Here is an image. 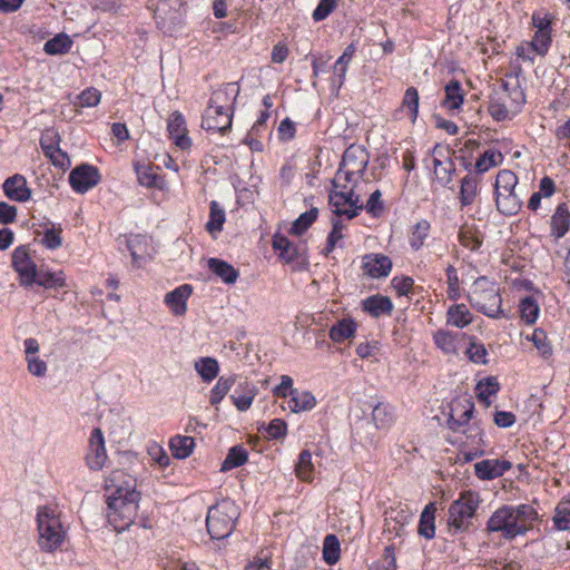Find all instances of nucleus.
Segmentation results:
<instances>
[{
    "mask_svg": "<svg viewBox=\"0 0 570 570\" xmlns=\"http://www.w3.org/2000/svg\"><path fill=\"white\" fill-rule=\"evenodd\" d=\"M124 476L125 473L117 470L108 479L115 491L107 501V519L117 532L127 530L134 523L138 513L139 493L135 490V480L129 476L128 480L124 481V484H118Z\"/></svg>",
    "mask_w": 570,
    "mask_h": 570,
    "instance_id": "1",
    "label": "nucleus"
},
{
    "mask_svg": "<svg viewBox=\"0 0 570 570\" xmlns=\"http://www.w3.org/2000/svg\"><path fill=\"white\" fill-rule=\"evenodd\" d=\"M537 520L538 512L530 504L502 505L489 518L487 530L499 532L505 540H513L527 534Z\"/></svg>",
    "mask_w": 570,
    "mask_h": 570,
    "instance_id": "2",
    "label": "nucleus"
},
{
    "mask_svg": "<svg viewBox=\"0 0 570 570\" xmlns=\"http://www.w3.org/2000/svg\"><path fill=\"white\" fill-rule=\"evenodd\" d=\"M240 515L238 505L229 500L223 499L215 505L209 507L206 517L207 532L213 540L228 538Z\"/></svg>",
    "mask_w": 570,
    "mask_h": 570,
    "instance_id": "3",
    "label": "nucleus"
},
{
    "mask_svg": "<svg viewBox=\"0 0 570 570\" xmlns=\"http://www.w3.org/2000/svg\"><path fill=\"white\" fill-rule=\"evenodd\" d=\"M37 528L39 532L38 544L45 552H53L61 548L66 531L56 509L49 505L37 510Z\"/></svg>",
    "mask_w": 570,
    "mask_h": 570,
    "instance_id": "4",
    "label": "nucleus"
},
{
    "mask_svg": "<svg viewBox=\"0 0 570 570\" xmlns=\"http://www.w3.org/2000/svg\"><path fill=\"white\" fill-rule=\"evenodd\" d=\"M468 301L475 309L488 317L499 318L503 315L499 288L485 276L476 278L468 295Z\"/></svg>",
    "mask_w": 570,
    "mask_h": 570,
    "instance_id": "5",
    "label": "nucleus"
},
{
    "mask_svg": "<svg viewBox=\"0 0 570 570\" xmlns=\"http://www.w3.org/2000/svg\"><path fill=\"white\" fill-rule=\"evenodd\" d=\"M480 495L474 491H463L459 499L453 501L448 510V524L458 531L469 530L471 520L480 504Z\"/></svg>",
    "mask_w": 570,
    "mask_h": 570,
    "instance_id": "6",
    "label": "nucleus"
},
{
    "mask_svg": "<svg viewBox=\"0 0 570 570\" xmlns=\"http://www.w3.org/2000/svg\"><path fill=\"white\" fill-rule=\"evenodd\" d=\"M100 179L98 168L88 164H81L73 168L68 178L71 188L79 194H85L94 188Z\"/></svg>",
    "mask_w": 570,
    "mask_h": 570,
    "instance_id": "7",
    "label": "nucleus"
},
{
    "mask_svg": "<svg viewBox=\"0 0 570 570\" xmlns=\"http://www.w3.org/2000/svg\"><path fill=\"white\" fill-rule=\"evenodd\" d=\"M12 267L18 273L21 285L30 286L35 284L38 272L37 265L30 258L24 246H19L13 250Z\"/></svg>",
    "mask_w": 570,
    "mask_h": 570,
    "instance_id": "8",
    "label": "nucleus"
},
{
    "mask_svg": "<svg viewBox=\"0 0 570 570\" xmlns=\"http://www.w3.org/2000/svg\"><path fill=\"white\" fill-rule=\"evenodd\" d=\"M202 127L207 131L224 134L232 127L230 108H225L224 105L215 108L207 107L203 115Z\"/></svg>",
    "mask_w": 570,
    "mask_h": 570,
    "instance_id": "9",
    "label": "nucleus"
},
{
    "mask_svg": "<svg viewBox=\"0 0 570 570\" xmlns=\"http://www.w3.org/2000/svg\"><path fill=\"white\" fill-rule=\"evenodd\" d=\"M86 463L90 470H100L107 459L105 439L100 429H94L89 438Z\"/></svg>",
    "mask_w": 570,
    "mask_h": 570,
    "instance_id": "10",
    "label": "nucleus"
},
{
    "mask_svg": "<svg viewBox=\"0 0 570 570\" xmlns=\"http://www.w3.org/2000/svg\"><path fill=\"white\" fill-rule=\"evenodd\" d=\"M473 410L474 404L468 399L454 402L448 420L449 428L454 432H461V429L471 420ZM462 432L465 433L464 430Z\"/></svg>",
    "mask_w": 570,
    "mask_h": 570,
    "instance_id": "11",
    "label": "nucleus"
},
{
    "mask_svg": "<svg viewBox=\"0 0 570 570\" xmlns=\"http://www.w3.org/2000/svg\"><path fill=\"white\" fill-rule=\"evenodd\" d=\"M167 130L170 139L177 147L183 150L190 148L191 140L187 136L185 118L180 112L175 111L169 116Z\"/></svg>",
    "mask_w": 570,
    "mask_h": 570,
    "instance_id": "12",
    "label": "nucleus"
},
{
    "mask_svg": "<svg viewBox=\"0 0 570 570\" xmlns=\"http://www.w3.org/2000/svg\"><path fill=\"white\" fill-rule=\"evenodd\" d=\"M362 268L372 278L386 277L392 269V261L383 254H368L362 259Z\"/></svg>",
    "mask_w": 570,
    "mask_h": 570,
    "instance_id": "13",
    "label": "nucleus"
},
{
    "mask_svg": "<svg viewBox=\"0 0 570 570\" xmlns=\"http://www.w3.org/2000/svg\"><path fill=\"white\" fill-rule=\"evenodd\" d=\"M368 154L361 146H350L343 154L340 167L350 169L352 173L364 174L368 164Z\"/></svg>",
    "mask_w": 570,
    "mask_h": 570,
    "instance_id": "14",
    "label": "nucleus"
},
{
    "mask_svg": "<svg viewBox=\"0 0 570 570\" xmlns=\"http://www.w3.org/2000/svg\"><path fill=\"white\" fill-rule=\"evenodd\" d=\"M193 293V286L184 284L165 295L164 302L176 316H181L187 311V299Z\"/></svg>",
    "mask_w": 570,
    "mask_h": 570,
    "instance_id": "15",
    "label": "nucleus"
},
{
    "mask_svg": "<svg viewBox=\"0 0 570 570\" xmlns=\"http://www.w3.org/2000/svg\"><path fill=\"white\" fill-rule=\"evenodd\" d=\"M512 466L507 460H482L474 465L475 475L481 480H492L504 474Z\"/></svg>",
    "mask_w": 570,
    "mask_h": 570,
    "instance_id": "16",
    "label": "nucleus"
},
{
    "mask_svg": "<svg viewBox=\"0 0 570 570\" xmlns=\"http://www.w3.org/2000/svg\"><path fill=\"white\" fill-rule=\"evenodd\" d=\"M3 191L9 199L14 202H26L31 197V190L27 186L26 178L19 174L4 180Z\"/></svg>",
    "mask_w": 570,
    "mask_h": 570,
    "instance_id": "17",
    "label": "nucleus"
},
{
    "mask_svg": "<svg viewBox=\"0 0 570 570\" xmlns=\"http://www.w3.org/2000/svg\"><path fill=\"white\" fill-rule=\"evenodd\" d=\"M363 309L373 317L381 315H391L393 311V303L387 296L380 294L372 295L362 302Z\"/></svg>",
    "mask_w": 570,
    "mask_h": 570,
    "instance_id": "18",
    "label": "nucleus"
},
{
    "mask_svg": "<svg viewBox=\"0 0 570 570\" xmlns=\"http://www.w3.org/2000/svg\"><path fill=\"white\" fill-rule=\"evenodd\" d=\"M287 409L293 413L311 411L316 405L315 396L308 391L291 390Z\"/></svg>",
    "mask_w": 570,
    "mask_h": 570,
    "instance_id": "19",
    "label": "nucleus"
},
{
    "mask_svg": "<svg viewBox=\"0 0 570 570\" xmlns=\"http://www.w3.org/2000/svg\"><path fill=\"white\" fill-rule=\"evenodd\" d=\"M495 203L498 210L505 216L517 214L522 206V200L515 190L495 193Z\"/></svg>",
    "mask_w": 570,
    "mask_h": 570,
    "instance_id": "20",
    "label": "nucleus"
},
{
    "mask_svg": "<svg viewBox=\"0 0 570 570\" xmlns=\"http://www.w3.org/2000/svg\"><path fill=\"white\" fill-rule=\"evenodd\" d=\"M570 225V212L566 203L557 206L554 214L551 217V233L556 238H561L566 235Z\"/></svg>",
    "mask_w": 570,
    "mask_h": 570,
    "instance_id": "21",
    "label": "nucleus"
},
{
    "mask_svg": "<svg viewBox=\"0 0 570 570\" xmlns=\"http://www.w3.org/2000/svg\"><path fill=\"white\" fill-rule=\"evenodd\" d=\"M208 268L213 274H215L228 285L236 283L237 278L239 277V273L236 268L219 258H209Z\"/></svg>",
    "mask_w": 570,
    "mask_h": 570,
    "instance_id": "22",
    "label": "nucleus"
},
{
    "mask_svg": "<svg viewBox=\"0 0 570 570\" xmlns=\"http://www.w3.org/2000/svg\"><path fill=\"white\" fill-rule=\"evenodd\" d=\"M238 95V88L235 83H226L223 88H219L218 90L214 91L209 101L208 106L210 108L219 107V105H224L225 108H230L229 104H233Z\"/></svg>",
    "mask_w": 570,
    "mask_h": 570,
    "instance_id": "23",
    "label": "nucleus"
},
{
    "mask_svg": "<svg viewBox=\"0 0 570 570\" xmlns=\"http://www.w3.org/2000/svg\"><path fill=\"white\" fill-rule=\"evenodd\" d=\"M435 511L434 503H429L420 517L417 532L428 540L433 539L435 535Z\"/></svg>",
    "mask_w": 570,
    "mask_h": 570,
    "instance_id": "24",
    "label": "nucleus"
},
{
    "mask_svg": "<svg viewBox=\"0 0 570 570\" xmlns=\"http://www.w3.org/2000/svg\"><path fill=\"white\" fill-rule=\"evenodd\" d=\"M385 517V532L394 533L395 537H401L404 532L405 524L407 523L409 513L404 510L387 511Z\"/></svg>",
    "mask_w": 570,
    "mask_h": 570,
    "instance_id": "25",
    "label": "nucleus"
},
{
    "mask_svg": "<svg viewBox=\"0 0 570 570\" xmlns=\"http://www.w3.org/2000/svg\"><path fill=\"white\" fill-rule=\"evenodd\" d=\"M355 332L356 323L353 320L343 318L330 328L328 335L333 342L341 343L353 337Z\"/></svg>",
    "mask_w": 570,
    "mask_h": 570,
    "instance_id": "26",
    "label": "nucleus"
},
{
    "mask_svg": "<svg viewBox=\"0 0 570 570\" xmlns=\"http://www.w3.org/2000/svg\"><path fill=\"white\" fill-rule=\"evenodd\" d=\"M444 91L445 97L442 106L449 110L459 109L464 101L461 83L453 79L445 86Z\"/></svg>",
    "mask_w": 570,
    "mask_h": 570,
    "instance_id": "27",
    "label": "nucleus"
},
{
    "mask_svg": "<svg viewBox=\"0 0 570 570\" xmlns=\"http://www.w3.org/2000/svg\"><path fill=\"white\" fill-rule=\"evenodd\" d=\"M194 446V438L187 435H176L169 441L170 451L176 459L188 458L191 454Z\"/></svg>",
    "mask_w": 570,
    "mask_h": 570,
    "instance_id": "28",
    "label": "nucleus"
},
{
    "mask_svg": "<svg viewBox=\"0 0 570 570\" xmlns=\"http://www.w3.org/2000/svg\"><path fill=\"white\" fill-rule=\"evenodd\" d=\"M273 248L279 253V257L286 263H291L297 257L296 246L284 235H274Z\"/></svg>",
    "mask_w": 570,
    "mask_h": 570,
    "instance_id": "29",
    "label": "nucleus"
},
{
    "mask_svg": "<svg viewBox=\"0 0 570 570\" xmlns=\"http://www.w3.org/2000/svg\"><path fill=\"white\" fill-rule=\"evenodd\" d=\"M196 372L202 377L204 382H212L219 372V365L216 358L214 357H200L195 362L194 365Z\"/></svg>",
    "mask_w": 570,
    "mask_h": 570,
    "instance_id": "30",
    "label": "nucleus"
},
{
    "mask_svg": "<svg viewBox=\"0 0 570 570\" xmlns=\"http://www.w3.org/2000/svg\"><path fill=\"white\" fill-rule=\"evenodd\" d=\"M479 180L475 176L468 175L461 180L459 199L462 207L471 205L478 195Z\"/></svg>",
    "mask_w": 570,
    "mask_h": 570,
    "instance_id": "31",
    "label": "nucleus"
},
{
    "mask_svg": "<svg viewBox=\"0 0 570 570\" xmlns=\"http://www.w3.org/2000/svg\"><path fill=\"white\" fill-rule=\"evenodd\" d=\"M72 47V40L70 37L66 33H59L55 36L53 38L49 39L45 46L43 51L47 55L55 56V55H63L69 52V50Z\"/></svg>",
    "mask_w": 570,
    "mask_h": 570,
    "instance_id": "32",
    "label": "nucleus"
},
{
    "mask_svg": "<svg viewBox=\"0 0 570 570\" xmlns=\"http://www.w3.org/2000/svg\"><path fill=\"white\" fill-rule=\"evenodd\" d=\"M472 322V314L464 304H456L448 311V323L458 328H463Z\"/></svg>",
    "mask_w": 570,
    "mask_h": 570,
    "instance_id": "33",
    "label": "nucleus"
},
{
    "mask_svg": "<svg viewBox=\"0 0 570 570\" xmlns=\"http://www.w3.org/2000/svg\"><path fill=\"white\" fill-rule=\"evenodd\" d=\"M236 383V376H220L214 387L210 390L209 403L212 405H217L222 402V400L226 396V394L230 391V389Z\"/></svg>",
    "mask_w": 570,
    "mask_h": 570,
    "instance_id": "34",
    "label": "nucleus"
},
{
    "mask_svg": "<svg viewBox=\"0 0 570 570\" xmlns=\"http://www.w3.org/2000/svg\"><path fill=\"white\" fill-rule=\"evenodd\" d=\"M330 205L334 210H340L344 205H355L360 203V195H356L351 187L348 190H334L332 189L328 195Z\"/></svg>",
    "mask_w": 570,
    "mask_h": 570,
    "instance_id": "35",
    "label": "nucleus"
},
{
    "mask_svg": "<svg viewBox=\"0 0 570 570\" xmlns=\"http://www.w3.org/2000/svg\"><path fill=\"white\" fill-rule=\"evenodd\" d=\"M36 284L45 288H60L65 287L66 279L62 272L38 271L36 276Z\"/></svg>",
    "mask_w": 570,
    "mask_h": 570,
    "instance_id": "36",
    "label": "nucleus"
},
{
    "mask_svg": "<svg viewBox=\"0 0 570 570\" xmlns=\"http://www.w3.org/2000/svg\"><path fill=\"white\" fill-rule=\"evenodd\" d=\"M503 160L502 154L497 149L485 150L475 161V170L479 174L488 171L490 168L499 166Z\"/></svg>",
    "mask_w": 570,
    "mask_h": 570,
    "instance_id": "37",
    "label": "nucleus"
},
{
    "mask_svg": "<svg viewBox=\"0 0 570 570\" xmlns=\"http://www.w3.org/2000/svg\"><path fill=\"white\" fill-rule=\"evenodd\" d=\"M248 458L246 449L242 445L232 446L222 463V471H229L232 469L243 465Z\"/></svg>",
    "mask_w": 570,
    "mask_h": 570,
    "instance_id": "38",
    "label": "nucleus"
},
{
    "mask_svg": "<svg viewBox=\"0 0 570 570\" xmlns=\"http://www.w3.org/2000/svg\"><path fill=\"white\" fill-rule=\"evenodd\" d=\"M500 389V384L494 376H489L476 384L475 392L478 399L487 406L491 404L489 397L495 395Z\"/></svg>",
    "mask_w": 570,
    "mask_h": 570,
    "instance_id": "39",
    "label": "nucleus"
},
{
    "mask_svg": "<svg viewBox=\"0 0 570 570\" xmlns=\"http://www.w3.org/2000/svg\"><path fill=\"white\" fill-rule=\"evenodd\" d=\"M459 240L463 247L474 252L481 247L483 243V236L476 229L471 227H462L459 232Z\"/></svg>",
    "mask_w": 570,
    "mask_h": 570,
    "instance_id": "40",
    "label": "nucleus"
},
{
    "mask_svg": "<svg viewBox=\"0 0 570 570\" xmlns=\"http://www.w3.org/2000/svg\"><path fill=\"white\" fill-rule=\"evenodd\" d=\"M318 215L317 208H311L309 210L301 214L291 226V234L299 236L304 234L311 225L316 220Z\"/></svg>",
    "mask_w": 570,
    "mask_h": 570,
    "instance_id": "41",
    "label": "nucleus"
},
{
    "mask_svg": "<svg viewBox=\"0 0 570 570\" xmlns=\"http://www.w3.org/2000/svg\"><path fill=\"white\" fill-rule=\"evenodd\" d=\"M341 554L340 542L336 535L327 534L323 542V559L324 561L332 566L335 564Z\"/></svg>",
    "mask_w": 570,
    "mask_h": 570,
    "instance_id": "42",
    "label": "nucleus"
},
{
    "mask_svg": "<svg viewBox=\"0 0 570 570\" xmlns=\"http://www.w3.org/2000/svg\"><path fill=\"white\" fill-rule=\"evenodd\" d=\"M225 223V210L219 206L216 200L210 202L209 205V220L206 224V229L210 233L220 232Z\"/></svg>",
    "mask_w": 570,
    "mask_h": 570,
    "instance_id": "43",
    "label": "nucleus"
},
{
    "mask_svg": "<svg viewBox=\"0 0 570 570\" xmlns=\"http://www.w3.org/2000/svg\"><path fill=\"white\" fill-rule=\"evenodd\" d=\"M372 420L376 429L389 426L393 421V409L389 404L377 403L372 410Z\"/></svg>",
    "mask_w": 570,
    "mask_h": 570,
    "instance_id": "44",
    "label": "nucleus"
},
{
    "mask_svg": "<svg viewBox=\"0 0 570 570\" xmlns=\"http://www.w3.org/2000/svg\"><path fill=\"white\" fill-rule=\"evenodd\" d=\"M296 475L303 481H312L314 465L312 463V454L308 450H303L299 453L298 462L296 464Z\"/></svg>",
    "mask_w": 570,
    "mask_h": 570,
    "instance_id": "45",
    "label": "nucleus"
},
{
    "mask_svg": "<svg viewBox=\"0 0 570 570\" xmlns=\"http://www.w3.org/2000/svg\"><path fill=\"white\" fill-rule=\"evenodd\" d=\"M552 42L551 31L535 30L532 41L529 43V49L539 56L547 55Z\"/></svg>",
    "mask_w": 570,
    "mask_h": 570,
    "instance_id": "46",
    "label": "nucleus"
},
{
    "mask_svg": "<svg viewBox=\"0 0 570 570\" xmlns=\"http://www.w3.org/2000/svg\"><path fill=\"white\" fill-rule=\"evenodd\" d=\"M518 185V177L511 170L503 169L500 170L497 175L495 179V193L501 191H512L515 190V187Z\"/></svg>",
    "mask_w": 570,
    "mask_h": 570,
    "instance_id": "47",
    "label": "nucleus"
},
{
    "mask_svg": "<svg viewBox=\"0 0 570 570\" xmlns=\"http://www.w3.org/2000/svg\"><path fill=\"white\" fill-rule=\"evenodd\" d=\"M255 395V387H246L242 393H239L238 389H236L234 393L230 395V400L233 401L234 405L237 407L238 411L244 412L250 407Z\"/></svg>",
    "mask_w": 570,
    "mask_h": 570,
    "instance_id": "48",
    "label": "nucleus"
},
{
    "mask_svg": "<svg viewBox=\"0 0 570 570\" xmlns=\"http://www.w3.org/2000/svg\"><path fill=\"white\" fill-rule=\"evenodd\" d=\"M553 522L560 531L570 530V500L561 501L557 505Z\"/></svg>",
    "mask_w": 570,
    "mask_h": 570,
    "instance_id": "49",
    "label": "nucleus"
},
{
    "mask_svg": "<svg viewBox=\"0 0 570 570\" xmlns=\"http://www.w3.org/2000/svg\"><path fill=\"white\" fill-rule=\"evenodd\" d=\"M429 232L430 223L428 220L422 219L415 224L410 237V244L414 250H419L423 246L424 240L429 236Z\"/></svg>",
    "mask_w": 570,
    "mask_h": 570,
    "instance_id": "50",
    "label": "nucleus"
},
{
    "mask_svg": "<svg viewBox=\"0 0 570 570\" xmlns=\"http://www.w3.org/2000/svg\"><path fill=\"white\" fill-rule=\"evenodd\" d=\"M520 316L527 324H533L539 314V306L535 303L534 298L528 296L521 299L520 305Z\"/></svg>",
    "mask_w": 570,
    "mask_h": 570,
    "instance_id": "51",
    "label": "nucleus"
},
{
    "mask_svg": "<svg viewBox=\"0 0 570 570\" xmlns=\"http://www.w3.org/2000/svg\"><path fill=\"white\" fill-rule=\"evenodd\" d=\"M138 181L140 185L146 187H161L163 177L155 174L151 168L141 166L136 168Z\"/></svg>",
    "mask_w": 570,
    "mask_h": 570,
    "instance_id": "52",
    "label": "nucleus"
},
{
    "mask_svg": "<svg viewBox=\"0 0 570 570\" xmlns=\"http://www.w3.org/2000/svg\"><path fill=\"white\" fill-rule=\"evenodd\" d=\"M538 348L543 357L552 354V347L547 338V334L541 328H535L530 337H528Z\"/></svg>",
    "mask_w": 570,
    "mask_h": 570,
    "instance_id": "53",
    "label": "nucleus"
},
{
    "mask_svg": "<svg viewBox=\"0 0 570 570\" xmlns=\"http://www.w3.org/2000/svg\"><path fill=\"white\" fill-rule=\"evenodd\" d=\"M61 232L62 229L60 227L56 228L53 225L46 228L41 244L51 250L59 248L62 244Z\"/></svg>",
    "mask_w": 570,
    "mask_h": 570,
    "instance_id": "54",
    "label": "nucleus"
},
{
    "mask_svg": "<svg viewBox=\"0 0 570 570\" xmlns=\"http://www.w3.org/2000/svg\"><path fill=\"white\" fill-rule=\"evenodd\" d=\"M434 343L445 353H452L455 350V338L450 332L438 331L434 334Z\"/></svg>",
    "mask_w": 570,
    "mask_h": 570,
    "instance_id": "55",
    "label": "nucleus"
},
{
    "mask_svg": "<svg viewBox=\"0 0 570 570\" xmlns=\"http://www.w3.org/2000/svg\"><path fill=\"white\" fill-rule=\"evenodd\" d=\"M402 105L409 108L411 118L414 121L419 111V92L414 87L406 89Z\"/></svg>",
    "mask_w": 570,
    "mask_h": 570,
    "instance_id": "56",
    "label": "nucleus"
},
{
    "mask_svg": "<svg viewBox=\"0 0 570 570\" xmlns=\"http://www.w3.org/2000/svg\"><path fill=\"white\" fill-rule=\"evenodd\" d=\"M101 92L96 88H87L79 96V106L83 108L95 107L100 102Z\"/></svg>",
    "mask_w": 570,
    "mask_h": 570,
    "instance_id": "57",
    "label": "nucleus"
},
{
    "mask_svg": "<svg viewBox=\"0 0 570 570\" xmlns=\"http://www.w3.org/2000/svg\"><path fill=\"white\" fill-rule=\"evenodd\" d=\"M336 6V0H320L312 14L314 21L318 22L326 19L334 11Z\"/></svg>",
    "mask_w": 570,
    "mask_h": 570,
    "instance_id": "58",
    "label": "nucleus"
},
{
    "mask_svg": "<svg viewBox=\"0 0 570 570\" xmlns=\"http://www.w3.org/2000/svg\"><path fill=\"white\" fill-rule=\"evenodd\" d=\"M28 372L36 377H43L47 374V363L38 355L26 358Z\"/></svg>",
    "mask_w": 570,
    "mask_h": 570,
    "instance_id": "59",
    "label": "nucleus"
},
{
    "mask_svg": "<svg viewBox=\"0 0 570 570\" xmlns=\"http://www.w3.org/2000/svg\"><path fill=\"white\" fill-rule=\"evenodd\" d=\"M287 425L281 419H274L269 422V424L265 428V432L267 438L278 440L286 435Z\"/></svg>",
    "mask_w": 570,
    "mask_h": 570,
    "instance_id": "60",
    "label": "nucleus"
},
{
    "mask_svg": "<svg viewBox=\"0 0 570 570\" xmlns=\"http://www.w3.org/2000/svg\"><path fill=\"white\" fill-rule=\"evenodd\" d=\"M343 228H344V226L341 220H338V219L333 220V228L327 236L326 246L324 248L325 254L333 252L337 240H340L343 237V235H342Z\"/></svg>",
    "mask_w": 570,
    "mask_h": 570,
    "instance_id": "61",
    "label": "nucleus"
},
{
    "mask_svg": "<svg viewBox=\"0 0 570 570\" xmlns=\"http://www.w3.org/2000/svg\"><path fill=\"white\" fill-rule=\"evenodd\" d=\"M445 272L448 277L449 297L452 299H456L459 296V276L456 269L452 265H449Z\"/></svg>",
    "mask_w": 570,
    "mask_h": 570,
    "instance_id": "62",
    "label": "nucleus"
},
{
    "mask_svg": "<svg viewBox=\"0 0 570 570\" xmlns=\"http://www.w3.org/2000/svg\"><path fill=\"white\" fill-rule=\"evenodd\" d=\"M532 24L537 30L551 31L552 17L544 11H537L532 14Z\"/></svg>",
    "mask_w": 570,
    "mask_h": 570,
    "instance_id": "63",
    "label": "nucleus"
},
{
    "mask_svg": "<svg viewBox=\"0 0 570 570\" xmlns=\"http://www.w3.org/2000/svg\"><path fill=\"white\" fill-rule=\"evenodd\" d=\"M466 354L469 358L474 363H482L485 364V355H487V348L481 343L472 342L470 344V347L466 350Z\"/></svg>",
    "mask_w": 570,
    "mask_h": 570,
    "instance_id": "64",
    "label": "nucleus"
}]
</instances>
